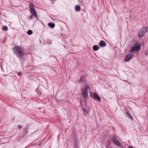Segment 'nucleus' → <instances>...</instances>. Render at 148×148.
I'll return each instance as SVG.
<instances>
[{
	"label": "nucleus",
	"instance_id": "nucleus-1",
	"mask_svg": "<svg viewBox=\"0 0 148 148\" xmlns=\"http://www.w3.org/2000/svg\"><path fill=\"white\" fill-rule=\"evenodd\" d=\"M14 53L18 58H21L24 56L25 53L23 52L22 48L19 46H15L13 48Z\"/></svg>",
	"mask_w": 148,
	"mask_h": 148
},
{
	"label": "nucleus",
	"instance_id": "nucleus-2",
	"mask_svg": "<svg viewBox=\"0 0 148 148\" xmlns=\"http://www.w3.org/2000/svg\"><path fill=\"white\" fill-rule=\"evenodd\" d=\"M89 86L87 84L85 85L82 89V93L83 97L86 98L87 97L88 93V90L89 89Z\"/></svg>",
	"mask_w": 148,
	"mask_h": 148
},
{
	"label": "nucleus",
	"instance_id": "nucleus-3",
	"mask_svg": "<svg viewBox=\"0 0 148 148\" xmlns=\"http://www.w3.org/2000/svg\"><path fill=\"white\" fill-rule=\"evenodd\" d=\"M148 31V27L144 26L141 28L140 31L139 32L138 34V37L139 38H142L145 34Z\"/></svg>",
	"mask_w": 148,
	"mask_h": 148
},
{
	"label": "nucleus",
	"instance_id": "nucleus-4",
	"mask_svg": "<svg viewBox=\"0 0 148 148\" xmlns=\"http://www.w3.org/2000/svg\"><path fill=\"white\" fill-rule=\"evenodd\" d=\"M29 8L31 13L34 16H37V13L35 9L34 8L33 5L32 4H30L29 5Z\"/></svg>",
	"mask_w": 148,
	"mask_h": 148
},
{
	"label": "nucleus",
	"instance_id": "nucleus-5",
	"mask_svg": "<svg viewBox=\"0 0 148 148\" xmlns=\"http://www.w3.org/2000/svg\"><path fill=\"white\" fill-rule=\"evenodd\" d=\"M90 96L92 98H93L95 99H97L98 101H100V98L98 95L96 93L94 92L93 93L91 94L90 92Z\"/></svg>",
	"mask_w": 148,
	"mask_h": 148
},
{
	"label": "nucleus",
	"instance_id": "nucleus-6",
	"mask_svg": "<svg viewBox=\"0 0 148 148\" xmlns=\"http://www.w3.org/2000/svg\"><path fill=\"white\" fill-rule=\"evenodd\" d=\"M113 143L119 147H121V145L118 140L114 137L112 136L111 138Z\"/></svg>",
	"mask_w": 148,
	"mask_h": 148
},
{
	"label": "nucleus",
	"instance_id": "nucleus-7",
	"mask_svg": "<svg viewBox=\"0 0 148 148\" xmlns=\"http://www.w3.org/2000/svg\"><path fill=\"white\" fill-rule=\"evenodd\" d=\"M132 57L133 55L132 54L128 55L126 56L125 59V61L126 62L127 61L131 60Z\"/></svg>",
	"mask_w": 148,
	"mask_h": 148
},
{
	"label": "nucleus",
	"instance_id": "nucleus-8",
	"mask_svg": "<svg viewBox=\"0 0 148 148\" xmlns=\"http://www.w3.org/2000/svg\"><path fill=\"white\" fill-rule=\"evenodd\" d=\"M19 59L21 65L22 66H23L24 63L26 61L25 58L24 56L22 58Z\"/></svg>",
	"mask_w": 148,
	"mask_h": 148
},
{
	"label": "nucleus",
	"instance_id": "nucleus-9",
	"mask_svg": "<svg viewBox=\"0 0 148 148\" xmlns=\"http://www.w3.org/2000/svg\"><path fill=\"white\" fill-rule=\"evenodd\" d=\"M99 45L101 47H104L106 46V43L103 40H101L99 42Z\"/></svg>",
	"mask_w": 148,
	"mask_h": 148
},
{
	"label": "nucleus",
	"instance_id": "nucleus-10",
	"mask_svg": "<svg viewBox=\"0 0 148 148\" xmlns=\"http://www.w3.org/2000/svg\"><path fill=\"white\" fill-rule=\"evenodd\" d=\"M48 26L51 28H53L55 26V24L54 23H49L48 24Z\"/></svg>",
	"mask_w": 148,
	"mask_h": 148
},
{
	"label": "nucleus",
	"instance_id": "nucleus-11",
	"mask_svg": "<svg viewBox=\"0 0 148 148\" xmlns=\"http://www.w3.org/2000/svg\"><path fill=\"white\" fill-rule=\"evenodd\" d=\"M99 49V47L97 45H94L93 47V50L95 51H97Z\"/></svg>",
	"mask_w": 148,
	"mask_h": 148
},
{
	"label": "nucleus",
	"instance_id": "nucleus-12",
	"mask_svg": "<svg viewBox=\"0 0 148 148\" xmlns=\"http://www.w3.org/2000/svg\"><path fill=\"white\" fill-rule=\"evenodd\" d=\"M134 47L135 49V50L136 51H138L140 50V45H136Z\"/></svg>",
	"mask_w": 148,
	"mask_h": 148
},
{
	"label": "nucleus",
	"instance_id": "nucleus-13",
	"mask_svg": "<svg viewBox=\"0 0 148 148\" xmlns=\"http://www.w3.org/2000/svg\"><path fill=\"white\" fill-rule=\"evenodd\" d=\"M81 9L80 7L79 6L77 5L75 6V10L77 11H79Z\"/></svg>",
	"mask_w": 148,
	"mask_h": 148
},
{
	"label": "nucleus",
	"instance_id": "nucleus-14",
	"mask_svg": "<svg viewBox=\"0 0 148 148\" xmlns=\"http://www.w3.org/2000/svg\"><path fill=\"white\" fill-rule=\"evenodd\" d=\"M74 146L76 147H77V139H76V138H74Z\"/></svg>",
	"mask_w": 148,
	"mask_h": 148
},
{
	"label": "nucleus",
	"instance_id": "nucleus-15",
	"mask_svg": "<svg viewBox=\"0 0 148 148\" xmlns=\"http://www.w3.org/2000/svg\"><path fill=\"white\" fill-rule=\"evenodd\" d=\"M3 30L7 31L8 30V27L7 26H4L2 28Z\"/></svg>",
	"mask_w": 148,
	"mask_h": 148
},
{
	"label": "nucleus",
	"instance_id": "nucleus-16",
	"mask_svg": "<svg viewBox=\"0 0 148 148\" xmlns=\"http://www.w3.org/2000/svg\"><path fill=\"white\" fill-rule=\"evenodd\" d=\"M33 33V32L31 30H29L27 31V34L29 35H30L32 34Z\"/></svg>",
	"mask_w": 148,
	"mask_h": 148
},
{
	"label": "nucleus",
	"instance_id": "nucleus-17",
	"mask_svg": "<svg viewBox=\"0 0 148 148\" xmlns=\"http://www.w3.org/2000/svg\"><path fill=\"white\" fill-rule=\"evenodd\" d=\"M84 79L82 77H81L80 79L78 81V82L80 83L81 82H84Z\"/></svg>",
	"mask_w": 148,
	"mask_h": 148
},
{
	"label": "nucleus",
	"instance_id": "nucleus-18",
	"mask_svg": "<svg viewBox=\"0 0 148 148\" xmlns=\"http://www.w3.org/2000/svg\"><path fill=\"white\" fill-rule=\"evenodd\" d=\"M135 50V47L134 46V47H132L130 49V51L131 52H134Z\"/></svg>",
	"mask_w": 148,
	"mask_h": 148
},
{
	"label": "nucleus",
	"instance_id": "nucleus-19",
	"mask_svg": "<svg viewBox=\"0 0 148 148\" xmlns=\"http://www.w3.org/2000/svg\"><path fill=\"white\" fill-rule=\"evenodd\" d=\"M126 114H127V116L128 117L130 118H131V119H132V117L131 115L128 112H126Z\"/></svg>",
	"mask_w": 148,
	"mask_h": 148
},
{
	"label": "nucleus",
	"instance_id": "nucleus-20",
	"mask_svg": "<svg viewBox=\"0 0 148 148\" xmlns=\"http://www.w3.org/2000/svg\"><path fill=\"white\" fill-rule=\"evenodd\" d=\"M79 1H80V3L81 5H83V0H78Z\"/></svg>",
	"mask_w": 148,
	"mask_h": 148
},
{
	"label": "nucleus",
	"instance_id": "nucleus-21",
	"mask_svg": "<svg viewBox=\"0 0 148 148\" xmlns=\"http://www.w3.org/2000/svg\"><path fill=\"white\" fill-rule=\"evenodd\" d=\"M83 112L84 113H85V112H86L87 110L84 108L83 109Z\"/></svg>",
	"mask_w": 148,
	"mask_h": 148
},
{
	"label": "nucleus",
	"instance_id": "nucleus-22",
	"mask_svg": "<svg viewBox=\"0 0 148 148\" xmlns=\"http://www.w3.org/2000/svg\"><path fill=\"white\" fill-rule=\"evenodd\" d=\"M39 88L38 87L36 89V92L37 93H38V92H39Z\"/></svg>",
	"mask_w": 148,
	"mask_h": 148
},
{
	"label": "nucleus",
	"instance_id": "nucleus-23",
	"mask_svg": "<svg viewBox=\"0 0 148 148\" xmlns=\"http://www.w3.org/2000/svg\"><path fill=\"white\" fill-rule=\"evenodd\" d=\"M50 1L51 2V3L53 4L54 3L55 1L54 0H50Z\"/></svg>",
	"mask_w": 148,
	"mask_h": 148
},
{
	"label": "nucleus",
	"instance_id": "nucleus-24",
	"mask_svg": "<svg viewBox=\"0 0 148 148\" xmlns=\"http://www.w3.org/2000/svg\"><path fill=\"white\" fill-rule=\"evenodd\" d=\"M18 129H21L22 127L21 125H19L18 126Z\"/></svg>",
	"mask_w": 148,
	"mask_h": 148
},
{
	"label": "nucleus",
	"instance_id": "nucleus-25",
	"mask_svg": "<svg viewBox=\"0 0 148 148\" xmlns=\"http://www.w3.org/2000/svg\"><path fill=\"white\" fill-rule=\"evenodd\" d=\"M29 18L31 19H32L33 18V16L31 15L30 16H29Z\"/></svg>",
	"mask_w": 148,
	"mask_h": 148
},
{
	"label": "nucleus",
	"instance_id": "nucleus-26",
	"mask_svg": "<svg viewBox=\"0 0 148 148\" xmlns=\"http://www.w3.org/2000/svg\"><path fill=\"white\" fill-rule=\"evenodd\" d=\"M17 74L18 75H20L21 74V73L20 72H18Z\"/></svg>",
	"mask_w": 148,
	"mask_h": 148
},
{
	"label": "nucleus",
	"instance_id": "nucleus-27",
	"mask_svg": "<svg viewBox=\"0 0 148 148\" xmlns=\"http://www.w3.org/2000/svg\"><path fill=\"white\" fill-rule=\"evenodd\" d=\"M27 129H26V128H25V130L24 131V132H25L26 133H27Z\"/></svg>",
	"mask_w": 148,
	"mask_h": 148
},
{
	"label": "nucleus",
	"instance_id": "nucleus-28",
	"mask_svg": "<svg viewBox=\"0 0 148 148\" xmlns=\"http://www.w3.org/2000/svg\"><path fill=\"white\" fill-rule=\"evenodd\" d=\"M133 148V147H131V146H130L129 147V148Z\"/></svg>",
	"mask_w": 148,
	"mask_h": 148
},
{
	"label": "nucleus",
	"instance_id": "nucleus-29",
	"mask_svg": "<svg viewBox=\"0 0 148 148\" xmlns=\"http://www.w3.org/2000/svg\"><path fill=\"white\" fill-rule=\"evenodd\" d=\"M39 146L40 145V144H39Z\"/></svg>",
	"mask_w": 148,
	"mask_h": 148
},
{
	"label": "nucleus",
	"instance_id": "nucleus-30",
	"mask_svg": "<svg viewBox=\"0 0 148 148\" xmlns=\"http://www.w3.org/2000/svg\"><path fill=\"white\" fill-rule=\"evenodd\" d=\"M40 94H41V95L42 94V93H41V92H40Z\"/></svg>",
	"mask_w": 148,
	"mask_h": 148
}]
</instances>
